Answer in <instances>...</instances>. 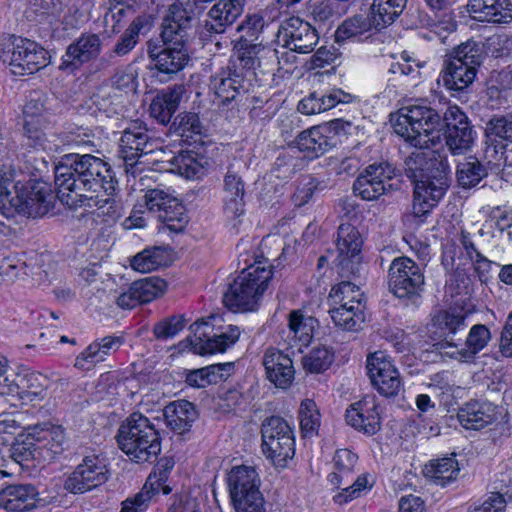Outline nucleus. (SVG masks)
I'll return each instance as SVG.
<instances>
[{
	"label": "nucleus",
	"instance_id": "obj_57",
	"mask_svg": "<svg viewBox=\"0 0 512 512\" xmlns=\"http://www.w3.org/2000/svg\"><path fill=\"white\" fill-rule=\"evenodd\" d=\"M133 290L141 303H148L161 296L166 290V282L159 277H147L132 283Z\"/></svg>",
	"mask_w": 512,
	"mask_h": 512
},
{
	"label": "nucleus",
	"instance_id": "obj_5",
	"mask_svg": "<svg viewBox=\"0 0 512 512\" xmlns=\"http://www.w3.org/2000/svg\"><path fill=\"white\" fill-rule=\"evenodd\" d=\"M168 24L162 26V45L149 41L147 53L154 68L163 74H176L188 64L190 60L186 40L187 34Z\"/></svg>",
	"mask_w": 512,
	"mask_h": 512
},
{
	"label": "nucleus",
	"instance_id": "obj_10",
	"mask_svg": "<svg viewBox=\"0 0 512 512\" xmlns=\"http://www.w3.org/2000/svg\"><path fill=\"white\" fill-rule=\"evenodd\" d=\"M8 189H4L0 195V203L3 206L9 205L13 212L28 216L37 217L48 211V203L45 195L40 190H35L24 182L25 176L22 171L13 172Z\"/></svg>",
	"mask_w": 512,
	"mask_h": 512
},
{
	"label": "nucleus",
	"instance_id": "obj_53",
	"mask_svg": "<svg viewBox=\"0 0 512 512\" xmlns=\"http://www.w3.org/2000/svg\"><path fill=\"white\" fill-rule=\"evenodd\" d=\"M168 260L167 251L163 247H152L144 249L133 257L131 267L141 273H148L166 265Z\"/></svg>",
	"mask_w": 512,
	"mask_h": 512
},
{
	"label": "nucleus",
	"instance_id": "obj_35",
	"mask_svg": "<svg viewBox=\"0 0 512 512\" xmlns=\"http://www.w3.org/2000/svg\"><path fill=\"white\" fill-rule=\"evenodd\" d=\"M164 417L167 426L177 434H184L192 427L197 418L194 405L187 400H178L169 403L164 408Z\"/></svg>",
	"mask_w": 512,
	"mask_h": 512
},
{
	"label": "nucleus",
	"instance_id": "obj_47",
	"mask_svg": "<svg viewBox=\"0 0 512 512\" xmlns=\"http://www.w3.org/2000/svg\"><path fill=\"white\" fill-rule=\"evenodd\" d=\"M491 332L484 324L473 325L466 337L465 345L458 350V355L465 361H470L487 347L491 341Z\"/></svg>",
	"mask_w": 512,
	"mask_h": 512
},
{
	"label": "nucleus",
	"instance_id": "obj_33",
	"mask_svg": "<svg viewBox=\"0 0 512 512\" xmlns=\"http://www.w3.org/2000/svg\"><path fill=\"white\" fill-rule=\"evenodd\" d=\"M244 195L245 187L241 176L229 167L223 183V208L229 218L243 214Z\"/></svg>",
	"mask_w": 512,
	"mask_h": 512
},
{
	"label": "nucleus",
	"instance_id": "obj_61",
	"mask_svg": "<svg viewBox=\"0 0 512 512\" xmlns=\"http://www.w3.org/2000/svg\"><path fill=\"white\" fill-rule=\"evenodd\" d=\"M302 159L297 155L294 148L279 154L273 166V172L279 179L291 178L302 167Z\"/></svg>",
	"mask_w": 512,
	"mask_h": 512
},
{
	"label": "nucleus",
	"instance_id": "obj_3",
	"mask_svg": "<svg viewBox=\"0 0 512 512\" xmlns=\"http://www.w3.org/2000/svg\"><path fill=\"white\" fill-rule=\"evenodd\" d=\"M119 448L136 463H152L161 452V438L155 425L141 413H132L117 433Z\"/></svg>",
	"mask_w": 512,
	"mask_h": 512
},
{
	"label": "nucleus",
	"instance_id": "obj_17",
	"mask_svg": "<svg viewBox=\"0 0 512 512\" xmlns=\"http://www.w3.org/2000/svg\"><path fill=\"white\" fill-rule=\"evenodd\" d=\"M103 49V37L99 33L83 32L71 42L61 58L59 69L74 73L84 64L99 58Z\"/></svg>",
	"mask_w": 512,
	"mask_h": 512
},
{
	"label": "nucleus",
	"instance_id": "obj_38",
	"mask_svg": "<svg viewBox=\"0 0 512 512\" xmlns=\"http://www.w3.org/2000/svg\"><path fill=\"white\" fill-rule=\"evenodd\" d=\"M459 472V464L454 456L431 460L423 469L425 477L442 487L455 481Z\"/></svg>",
	"mask_w": 512,
	"mask_h": 512
},
{
	"label": "nucleus",
	"instance_id": "obj_55",
	"mask_svg": "<svg viewBox=\"0 0 512 512\" xmlns=\"http://www.w3.org/2000/svg\"><path fill=\"white\" fill-rule=\"evenodd\" d=\"M374 480L369 474H362L349 486L342 488L333 496L338 505H345L350 501L366 495L373 487Z\"/></svg>",
	"mask_w": 512,
	"mask_h": 512
},
{
	"label": "nucleus",
	"instance_id": "obj_31",
	"mask_svg": "<svg viewBox=\"0 0 512 512\" xmlns=\"http://www.w3.org/2000/svg\"><path fill=\"white\" fill-rule=\"evenodd\" d=\"M468 9L480 21L503 24L512 20L510 0H469Z\"/></svg>",
	"mask_w": 512,
	"mask_h": 512
},
{
	"label": "nucleus",
	"instance_id": "obj_24",
	"mask_svg": "<svg viewBox=\"0 0 512 512\" xmlns=\"http://www.w3.org/2000/svg\"><path fill=\"white\" fill-rule=\"evenodd\" d=\"M16 382L11 378L6 395L17 396L24 405H35L47 396L49 379L38 372H27L17 376Z\"/></svg>",
	"mask_w": 512,
	"mask_h": 512
},
{
	"label": "nucleus",
	"instance_id": "obj_64",
	"mask_svg": "<svg viewBox=\"0 0 512 512\" xmlns=\"http://www.w3.org/2000/svg\"><path fill=\"white\" fill-rule=\"evenodd\" d=\"M237 512H264L265 501L259 488L231 497Z\"/></svg>",
	"mask_w": 512,
	"mask_h": 512
},
{
	"label": "nucleus",
	"instance_id": "obj_22",
	"mask_svg": "<svg viewBox=\"0 0 512 512\" xmlns=\"http://www.w3.org/2000/svg\"><path fill=\"white\" fill-rule=\"evenodd\" d=\"M209 88L219 104L226 105L248 91L245 76L236 68H223L210 78Z\"/></svg>",
	"mask_w": 512,
	"mask_h": 512
},
{
	"label": "nucleus",
	"instance_id": "obj_28",
	"mask_svg": "<svg viewBox=\"0 0 512 512\" xmlns=\"http://www.w3.org/2000/svg\"><path fill=\"white\" fill-rule=\"evenodd\" d=\"M377 30H380V28L376 25L375 20L368 11L367 13L357 14L346 19L337 28L335 40L338 43L346 40L362 42L370 38Z\"/></svg>",
	"mask_w": 512,
	"mask_h": 512
},
{
	"label": "nucleus",
	"instance_id": "obj_39",
	"mask_svg": "<svg viewBox=\"0 0 512 512\" xmlns=\"http://www.w3.org/2000/svg\"><path fill=\"white\" fill-rule=\"evenodd\" d=\"M182 94V86H175L157 95L150 104V115L161 124L169 123L179 106Z\"/></svg>",
	"mask_w": 512,
	"mask_h": 512
},
{
	"label": "nucleus",
	"instance_id": "obj_59",
	"mask_svg": "<svg viewBox=\"0 0 512 512\" xmlns=\"http://www.w3.org/2000/svg\"><path fill=\"white\" fill-rule=\"evenodd\" d=\"M301 432L305 437L317 434L320 427V413L316 403L311 399L302 401L299 410Z\"/></svg>",
	"mask_w": 512,
	"mask_h": 512
},
{
	"label": "nucleus",
	"instance_id": "obj_29",
	"mask_svg": "<svg viewBox=\"0 0 512 512\" xmlns=\"http://www.w3.org/2000/svg\"><path fill=\"white\" fill-rule=\"evenodd\" d=\"M211 0H185L173 3L168 10L167 15L163 20L162 26L181 29L187 34L189 23L198 18L207 8V4Z\"/></svg>",
	"mask_w": 512,
	"mask_h": 512
},
{
	"label": "nucleus",
	"instance_id": "obj_54",
	"mask_svg": "<svg viewBox=\"0 0 512 512\" xmlns=\"http://www.w3.org/2000/svg\"><path fill=\"white\" fill-rule=\"evenodd\" d=\"M486 175L485 166L475 157H469L457 166V181L463 188L476 186Z\"/></svg>",
	"mask_w": 512,
	"mask_h": 512
},
{
	"label": "nucleus",
	"instance_id": "obj_32",
	"mask_svg": "<svg viewBox=\"0 0 512 512\" xmlns=\"http://www.w3.org/2000/svg\"><path fill=\"white\" fill-rule=\"evenodd\" d=\"M235 48L238 51L239 66L248 73L266 67L277 59L276 50L261 43L236 42Z\"/></svg>",
	"mask_w": 512,
	"mask_h": 512
},
{
	"label": "nucleus",
	"instance_id": "obj_2",
	"mask_svg": "<svg viewBox=\"0 0 512 512\" xmlns=\"http://www.w3.org/2000/svg\"><path fill=\"white\" fill-rule=\"evenodd\" d=\"M441 115L424 103L402 107L394 125L395 132L415 147L404 161V171L413 183L427 176L432 169H442V163L428 158L424 149L435 145Z\"/></svg>",
	"mask_w": 512,
	"mask_h": 512
},
{
	"label": "nucleus",
	"instance_id": "obj_20",
	"mask_svg": "<svg viewBox=\"0 0 512 512\" xmlns=\"http://www.w3.org/2000/svg\"><path fill=\"white\" fill-rule=\"evenodd\" d=\"M152 146L146 126L140 121H133L124 129L119 139V156L127 167L132 168L143 154L153 151Z\"/></svg>",
	"mask_w": 512,
	"mask_h": 512
},
{
	"label": "nucleus",
	"instance_id": "obj_11",
	"mask_svg": "<svg viewBox=\"0 0 512 512\" xmlns=\"http://www.w3.org/2000/svg\"><path fill=\"white\" fill-rule=\"evenodd\" d=\"M143 200L148 212L157 217L169 230L180 232L188 223L185 207L169 188L158 186L148 189Z\"/></svg>",
	"mask_w": 512,
	"mask_h": 512
},
{
	"label": "nucleus",
	"instance_id": "obj_7",
	"mask_svg": "<svg viewBox=\"0 0 512 512\" xmlns=\"http://www.w3.org/2000/svg\"><path fill=\"white\" fill-rule=\"evenodd\" d=\"M482 61V48L474 41L458 46L449 57L440 78L449 90L462 91L475 79Z\"/></svg>",
	"mask_w": 512,
	"mask_h": 512
},
{
	"label": "nucleus",
	"instance_id": "obj_51",
	"mask_svg": "<svg viewBox=\"0 0 512 512\" xmlns=\"http://www.w3.org/2000/svg\"><path fill=\"white\" fill-rule=\"evenodd\" d=\"M146 22L145 17H136L116 41L113 49L108 54V58L124 57L129 54L139 42V33Z\"/></svg>",
	"mask_w": 512,
	"mask_h": 512
},
{
	"label": "nucleus",
	"instance_id": "obj_49",
	"mask_svg": "<svg viewBox=\"0 0 512 512\" xmlns=\"http://www.w3.org/2000/svg\"><path fill=\"white\" fill-rule=\"evenodd\" d=\"M358 461V456L349 449H339L333 457L334 471L328 476L331 485L340 487L348 483V478L353 472Z\"/></svg>",
	"mask_w": 512,
	"mask_h": 512
},
{
	"label": "nucleus",
	"instance_id": "obj_62",
	"mask_svg": "<svg viewBox=\"0 0 512 512\" xmlns=\"http://www.w3.org/2000/svg\"><path fill=\"white\" fill-rule=\"evenodd\" d=\"M425 66V61H420L404 51L397 61L390 64L388 72L401 77L417 80L420 76V69Z\"/></svg>",
	"mask_w": 512,
	"mask_h": 512
},
{
	"label": "nucleus",
	"instance_id": "obj_15",
	"mask_svg": "<svg viewBox=\"0 0 512 512\" xmlns=\"http://www.w3.org/2000/svg\"><path fill=\"white\" fill-rule=\"evenodd\" d=\"M209 328V323L203 320H197L190 326L192 335L189 341L195 353L206 355L225 352L236 344L241 335L236 325H228L213 335L208 333Z\"/></svg>",
	"mask_w": 512,
	"mask_h": 512
},
{
	"label": "nucleus",
	"instance_id": "obj_60",
	"mask_svg": "<svg viewBox=\"0 0 512 512\" xmlns=\"http://www.w3.org/2000/svg\"><path fill=\"white\" fill-rule=\"evenodd\" d=\"M334 360L333 352L325 347L312 349L302 358L303 368L310 373H322L327 370Z\"/></svg>",
	"mask_w": 512,
	"mask_h": 512
},
{
	"label": "nucleus",
	"instance_id": "obj_56",
	"mask_svg": "<svg viewBox=\"0 0 512 512\" xmlns=\"http://www.w3.org/2000/svg\"><path fill=\"white\" fill-rule=\"evenodd\" d=\"M135 7V0H110L104 16L105 24H111L112 31L115 32L123 20L131 18L135 14Z\"/></svg>",
	"mask_w": 512,
	"mask_h": 512
},
{
	"label": "nucleus",
	"instance_id": "obj_36",
	"mask_svg": "<svg viewBox=\"0 0 512 512\" xmlns=\"http://www.w3.org/2000/svg\"><path fill=\"white\" fill-rule=\"evenodd\" d=\"M246 0H219L208 12L210 28L216 33L224 32L243 13Z\"/></svg>",
	"mask_w": 512,
	"mask_h": 512
},
{
	"label": "nucleus",
	"instance_id": "obj_48",
	"mask_svg": "<svg viewBox=\"0 0 512 512\" xmlns=\"http://www.w3.org/2000/svg\"><path fill=\"white\" fill-rule=\"evenodd\" d=\"M263 454L276 467H285L295 453L294 439H262Z\"/></svg>",
	"mask_w": 512,
	"mask_h": 512
},
{
	"label": "nucleus",
	"instance_id": "obj_25",
	"mask_svg": "<svg viewBox=\"0 0 512 512\" xmlns=\"http://www.w3.org/2000/svg\"><path fill=\"white\" fill-rule=\"evenodd\" d=\"M29 435L35 440L43 461L52 459L62 453L66 436L61 426L50 423L36 424L29 427Z\"/></svg>",
	"mask_w": 512,
	"mask_h": 512
},
{
	"label": "nucleus",
	"instance_id": "obj_40",
	"mask_svg": "<svg viewBox=\"0 0 512 512\" xmlns=\"http://www.w3.org/2000/svg\"><path fill=\"white\" fill-rule=\"evenodd\" d=\"M467 316V312L461 308L440 310L432 318V327L440 336L449 337L464 330Z\"/></svg>",
	"mask_w": 512,
	"mask_h": 512
},
{
	"label": "nucleus",
	"instance_id": "obj_30",
	"mask_svg": "<svg viewBox=\"0 0 512 512\" xmlns=\"http://www.w3.org/2000/svg\"><path fill=\"white\" fill-rule=\"evenodd\" d=\"M496 419V406L487 401H470L458 412V420L466 429L480 430Z\"/></svg>",
	"mask_w": 512,
	"mask_h": 512
},
{
	"label": "nucleus",
	"instance_id": "obj_34",
	"mask_svg": "<svg viewBox=\"0 0 512 512\" xmlns=\"http://www.w3.org/2000/svg\"><path fill=\"white\" fill-rule=\"evenodd\" d=\"M352 96L342 90H333L329 94L312 92L298 104V111L305 115L319 114L334 108L339 103H349Z\"/></svg>",
	"mask_w": 512,
	"mask_h": 512
},
{
	"label": "nucleus",
	"instance_id": "obj_23",
	"mask_svg": "<svg viewBox=\"0 0 512 512\" xmlns=\"http://www.w3.org/2000/svg\"><path fill=\"white\" fill-rule=\"evenodd\" d=\"M362 244V237L356 227L349 223L339 226L336 240L337 260L343 272L355 273L356 265L360 262Z\"/></svg>",
	"mask_w": 512,
	"mask_h": 512
},
{
	"label": "nucleus",
	"instance_id": "obj_50",
	"mask_svg": "<svg viewBox=\"0 0 512 512\" xmlns=\"http://www.w3.org/2000/svg\"><path fill=\"white\" fill-rule=\"evenodd\" d=\"M206 160L193 151H181L173 157L174 169L186 179H197L205 174Z\"/></svg>",
	"mask_w": 512,
	"mask_h": 512
},
{
	"label": "nucleus",
	"instance_id": "obj_19",
	"mask_svg": "<svg viewBox=\"0 0 512 512\" xmlns=\"http://www.w3.org/2000/svg\"><path fill=\"white\" fill-rule=\"evenodd\" d=\"M393 175L394 169L388 163L369 165L355 180L353 191L363 200H376L391 186L388 182Z\"/></svg>",
	"mask_w": 512,
	"mask_h": 512
},
{
	"label": "nucleus",
	"instance_id": "obj_43",
	"mask_svg": "<svg viewBox=\"0 0 512 512\" xmlns=\"http://www.w3.org/2000/svg\"><path fill=\"white\" fill-rule=\"evenodd\" d=\"M327 137L321 132L320 127H312L301 132L295 139L297 153L303 152L306 157L316 158L324 154L328 149Z\"/></svg>",
	"mask_w": 512,
	"mask_h": 512
},
{
	"label": "nucleus",
	"instance_id": "obj_13",
	"mask_svg": "<svg viewBox=\"0 0 512 512\" xmlns=\"http://www.w3.org/2000/svg\"><path fill=\"white\" fill-rule=\"evenodd\" d=\"M445 168L432 169L426 177L414 183L412 214L419 222L436 207L448 188Z\"/></svg>",
	"mask_w": 512,
	"mask_h": 512
},
{
	"label": "nucleus",
	"instance_id": "obj_58",
	"mask_svg": "<svg viewBox=\"0 0 512 512\" xmlns=\"http://www.w3.org/2000/svg\"><path fill=\"white\" fill-rule=\"evenodd\" d=\"M329 298L331 299L334 307H341V305L348 306L350 304H363L362 293L358 286L349 282L343 281L332 287Z\"/></svg>",
	"mask_w": 512,
	"mask_h": 512
},
{
	"label": "nucleus",
	"instance_id": "obj_9",
	"mask_svg": "<svg viewBox=\"0 0 512 512\" xmlns=\"http://www.w3.org/2000/svg\"><path fill=\"white\" fill-rule=\"evenodd\" d=\"M388 286L397 298L414 301L424 291V268L409 257H396L389 266Z\"/></svg>",
	"mask_w": 512,
	"mask_h": 512
},
{
	"label": "nucleus",
	"instance_id": "obj_42",
	"mask_svg": "<svg viewBox=\"0 0 512 512\" xmlns=\"http://www.w3.org/2000/svg\"><path fill=\"white\" fill-rule=\"evenodd\" d=\"M233 369L232 363L213 364L200 369L191 370L186 375V383L194 388H205L227 377Z\"/></svg>",
	"mask_w": 512,
	"mask_h": 512
},
{
	"label": "nucleus",
	"instance_id": "obj_44",
	"mask_svg": "<svg viewBox=\"0 0 512 512\" xmlns=\"http://www.w3.org/2000/svg\"><path fill=\"white\" fill-rule=\"evenodd\" d=\"M230 497L259 488L260 479L256 470L250 466H236L227 477Z\"/></svg>",
	"mask_w": 512,
	"mask_h": 512
},
{
	"label": "nucleus",
	"instance_id": "obj_6",
	"mask_svg": "<svg viewBox=\"0 0 512 512\" xmlns=\"http://www.w3.org/2000/svg\"><path fill=\"white\" fill-rule=\"evenodd\" d=\"M0 58L8 65L10 72L17 76L33 74L50 63V55L42 46L16 36H11L3 45Z\"/></svg>",
	"mask_w": 512,
	"mask_h": 512
},
{
	"label": "nucleus",
	"instance_id": "obj_27",
	"mask_svg": "<svg viewBox=\"0 0 512 512\" xmlns=\"http://www.w3.org/2000/svg\"><path fill=\"white\" fill-rule=\"evenodd\" d=\"M124 340L120 336L109 335L93 341L77 358L75 367L89 370L97 363L103 362L108 356L115 353L123 345Z\"/></svg>",
	"mask_w": 512,
	"mask_h": 512
},
{
	"label": "nucleus",
	"instance_id": "obj_21",
	"mask_svg": "<svg viewBox=\"0 0 512 512\" xmlns=\"http://www.w3.org/2000/svg\"><path fill=\"white\" fill-rule=\"evenodd\" d=\"M348 425L367 435L376 434L381 427L379 404L374 395H366L346 410Z\"/></svg>",
	"mask_w": 512,
	"mask_h": 512
},
{
	"label": "nucleus",
	"instance_id": "obj_14",
	"mask_svg": "<svg viewBox=\"0 0 512 512\" xmlns=\"http://www.w3.org/2000/svg\"><path fill=\"white\" fill-rule=\"evenodd\" d=\"M445 124L446 130L444 133L445 143L448 150L453 155H463L471 150L476 132L470 125L466 114L460 110L458 106H450L441 116V126L438 129V137H440V130ZM439 138L435 139V143Z\"/></svg>",
	"mask_w": 512,
	"mask_h": 512
},
{
	"label": "nucleus",
	"instance_id": "obj_12",
	"mask_svg": "<svg viewBox=\"0 0 512 512\" xmlns=\"http://www.w3.org/2000/svg\"><path fill=\"white\" fill-rule=\"evenodd\" d=\"M109 477L106 458L102 454L90 453L66 478L64 489L73 494L86 493L105 484Z\"/></svg>",
	"mask_w": 512,
	"mask_h": 512
},
{
	"label": "nucleus",
	"instance_id": "obj_52",
	"mask_svg": "<svg viewBox=\"0 0 512 512\" xmlns=\"http://www.w3.org/2000/svg\"><path fill=\"white\" fill-rule=\"evenodd\" d=\"M406 0H373L369 13L380 29L390 25L402 13Z\"/></svg>",
	"mask_w": 512,
	"mask_h": 512
},
{
	"label": "nucleus",
	"instance_id": "obj_16",
	"mask_svg": "<svg viewBox=\"0 0 512 512\" xmlns=\"http://www.w3.org/2000/svg\"><path fill=\"white\" fill-rule=\"evenodd\" d=\"M367 373L373 387L385 397H394L402 389L400 373L383 351H376L367 357Z\"/></svg>",
	"mask_w": 512,
	"mask_h": 512
},
{
	"label": "nucleus",
	"instance_id": "obj_1",
	"mask_svg": "<svg viewBox=\"0 0 512 512\" xmlns=\"http://www.w3.org/2000/svg\"><path fill=\"white\" fill-rule=\"evenodd\" d=\"M59 198L68 205L98 211L115 220L121 216L114 193L117 181L108 163L89 153L67 154L55 166Z\"/></svg>",
	"mask_w": 512,
	"mask_h": 512
},
{
	"label": "nucleus",
	"instance_id": "obj_8",
	"mask_svg": "<svg viewBox=\"0 0 512 512\" xmlns=\"http://www.w3.org/2000/svg\"><path fill=\"white\" fill-rule=\"evenodd\" d=\"M23 116L24 145L36 151L58 152L60 149L58 135L50 131L49 122L45 117L44 104L40 97H31L27 101Z\"/></svg>",
	"mask_w": 512,
	"mask_h": 512
},
{
	"label": "nucleus",
	"instance_id": "obj_46",
	"mask_svg": "<svg viewBox=\"0 0 512 512\" xmlns=\"http://www.w3.org/2000/svg\"><path fill=\"white\" fill-rule=\"evenodd\" d=\"M329 313L334 324L347 331L360 329L365 321L364 304L333 307Z\"/></svg>",
	"mask_w": 512,
	"mask_h": 512
},
{
	"label": "nucleus",
	"instance_id": "obj_4",
	"mask_svg": "<svg viewBox=\"0 0 512 512\" xmlns=\"http://www.w3.org/2000/svg\"><path fill=\"white\" fill-rule=\"evenodd\" d=\"M271 278L272 270L265 262L257 261L249 265L224 293L225 306L234 312L255 310Z\"/></svg>",
	"mask_w": 512,
	"mask_h": 512
},
{
	"label": "nucleus",
	"instance_id": "obj_41",
	"mask_svg": "<svg viewBox=\"0 0 512 512\" xmlns=\"http://www.w3.org/2000/svg\"><path fill=\"white\" fill-rule=\"evenodd\" d=\"M36 495L35 487L30 484L10 485L3 490L5 508L14 512L30 510Z\"/></svg>",
	"mask_w": 512,
	"mask_h": 512
},
{
	"label": "nucleus",
	"instance_id": "obj_63",
	"mask_svg": "<svg viewBox=\"0 0 512 512\" xmlns=\"http://www.w3.org/2000/svg\"><path fill=\"white\" fill-rule=\"evenodd\" d=\"M486 135L490 140L512 143V112L491 118L486 125Z\"/></svg>",
	"mask_w": 512,
	"mask_h": 512
},
{
	"label": "nucleus",
	"instance_id": "obj_18",
	"mask_svg": "<svg viewBox=\"0 0 512 512\" xmlns=\"http://www.w3.org/2000/svg\"><path fill=\"white\" fill-rule=\"evenodd\" d=\"M278 41L291 51L306 54L314 50L319 41V35L310 23L299 17H291L280 26Z\"/></svg>",
	"mask_w": 512,
	"mask_h": 512
},
{
	"label": "nucleus",
	"instance_id": "obj_37",
	"mask_svg": "<svg viewBox=\"0 0 512 512\" xmlns=\"http://www.w3.org/2000/svg\"><path fill=\"white\" fill-rule=\"evenodd\" d=\"M318 321L312 317L304 315L299 310L289 313L288 317V337L291 346L299 344V346H308L313 338L314 329Z\"/></svg>",
	"mask_w": 512,
	"mask_h": 512
},
{
	"label": "nucleus",
	"instance_id": "obj_26",
	"mask_svg": "<svg viewBox=\"0 0 512 512\" xmlns=\"http://www.w3.org/2000/svg\"><path fill=\"white\" fill-rule=\"evenodd\" d=\"M263 365L268 380L276 387L286 389L293 382L295 370L292 359L282 351L274 348L266 350Z\"/></svg>",
	"mask_w": 512,
	"mask_h": 512
},
{
	"label": "nucleus",
	"instance_id": "obj_45",
	"mask_svg": "<svg viewBox=\"0 0 512 512\" xmlns=\"http://www.w3.org/2000/svg\"><path fill=\"white\" fill-rule=\"evenodd\" d=\"M41 451H38L36 442L29 435V427L26 428L25 433L19 434L9 449L10 462L20 466H28V462L37 460L40 462Z\"/></svg>",
	"mask_w": 512,
	"mask_h": 512
}]
</instances>
